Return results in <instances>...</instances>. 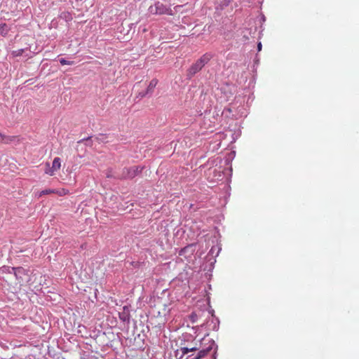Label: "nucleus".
<instances>
[{
	"label": "nucleus",
	"mask_w": 359,
	"mask_h": 359,
	"mask_svg": "<svg viewBox=\"0 0 359 359\" xmlns=\"http://www.w3.org/2000/svg\"><path fill=\"white\" fill-rule=\"evenodd\" d=\"M212 57L213 55L210 53L203 54L187 70V76L191 78L197 72L201 71L202 68L212 58Z\"/></svg>",
	"instance_id": "nucleus-1"
},
{
	"label": "nucleus",
	"mask_w": 359,
	"mask_h": 359,
	"mask_svg": "<svg viewBox=\"0 0 359 359\" xmlns=\"http://www.w3.org/2000/svg\"><path fill=\"white\" fill-rule=\"evenodd\" d=\"M143 167L133 166L130 168H125L123 169L121 178L122 179H133L137 175L142 172Z\"/></svg>",
	"instance_id": "nucleus-2"
},
{
	"label": "nucleus",
	"mask_w": 359,
	"mask_h": 359,
	"mask_svg": "<svg viewBox=\"0 0 359 359\" xmlns=\"http://www.w3.org/2000/svg\"><path fill=\"white\" fill-rule=\"evenodd\" d=\"M46 168L45 170V173L50 176H53L55 175V172L60 169L61 159L59 157H55L53 159L51 167H50V164L48 163H46Z\"/></svg>",
	"instance_id": "nucleus-3"
},
{
	"label": "nucleus",
	"mask_w": 359,
	"mask_h": 359,
	"mask_svg": "<svg viewBox=\"0 0 359 359\" xmlns=\"http://www.w3.org/2000/svg\"><path fill=\"white\" fill-rule=\"evenodd\" d=\"M132 24H121L117 27V32L123 35V36H126V39L129 37L130 31L132 29Z\"/></svg>",
	"instance_id": "nucleus-4"
},
{
	"label": "nucleus",
	"mask_w": 359,
	"mask_h": 359,
	"mask_svg": "<svg viewBox=\"0 0 359 359\" xmlns=\"http://www.w3.org/2000/svg\"><path fill=\"white\" fill-rule=\"evenodd\" d=\"M166 8L160 2H157L154 6L149 7V11L151 13L163 14L165 12Z\"/></svg>",
	"instance_id": "nucleus-5"
},
{
	"label": "nucleus",
	"mask_w": 359,
	"mask_h": 359,
	"mask_svg": "<svg viewBox=\"0 0 359 359\" xmlns=\"http://www.w3.org/2000/svg\"><path fill=\"white\" fill-rule=\"evenodd\" d=\"M119 318L123 322L128 323L130 321V313L126 306H124L123 311L119 313Z\"/></svg>",
	"instance_id": "nucleus-6"
},
{
	"label": "nucleus",
	"mask_w": 359,
	"mask_h": 359,
	"mask_svg": "<svg viewBox=\"0 0 359 359\" xmlns=\"http://www.w3.org/2000/svg\"><path fill=\"white\" fill-rule=\"evenodd\" d=\"M60 20H63L67 22L72 21L73 18L72 15L69 12H62L60 15Z\"/></svg>",
	"instance_id": "nucleus-7"
},
{
	"label": "nucleus",
	"mask_w": 359,
	"mask_h": 359,
	"mask_svg": "<svg viewBox=\"0 0 359 359\" xmlns=\"http://www.w3.org/2000/svg\"><path fill=\"white\" fill-rule=\"evenodd\" d=\"M157 83H158V80L156 79H153L150 81V83L147 87V93L152 92L153 90L154 89V88L156 86Z\"/></svg>",
	"instance_id": "nucleus-8"
},
{
	"label": "nucleus",
	"mask_w": 359,
	"mask_h": 359,
	"mask_svg": "<svg viewBox=\"0 0 359 359\" xmlns=\"http://www.w3.org/2000/svg\"><path fill=\"white\" fill-rule=\"evenodd\" d=\"M12 270L13 271V273L17 278H18L20 275L25 273V270L22 267H13Z\"/></svg>",
	"instance_id": "nucleus-9"
},
{
	"label": "nucleus",
	"mask_w": 359,
	"mask_h": 359,
	"mask_svg": "<svg viewBox=\"0 0 359 359\" xmlns=\"http://www.w3.org/2000/svg\"><path fill=\"white\" fill-rule=\"evenodd\" d=\"M212 349V346H209L206 349L201 350L198 353V357L201 359L204 357L210 350Z\"/></svg>",
	"instance_id": "nucleus-10"
},
{
	"label": "nucleus",
	"mask_w": 359,
	"mask_h": 359,
	"mask_svg": "<svg viewBox=\"0 0 359 359\" xmlns=\"http://www.w3.org/2000/svg\"><path fill=\"white\" fill-rule=\"evenodd\" d=\"M8 27L7 24H1L0 27V34L3 36L6 35L8 32Z\"/></svg>",
	"instance_id": "nucleus-11"
},
{
	"label": "nucleus",
	"mask_w": 359,
	"mask_h": 359,
	"mask_svg": "<svg viewBox=\"0 0 359 359\" xmlns=\"http://www.w3.org/2000/svg\"><path fill=\"white\" fill-rule=\"evenodd\" d=\"M56 194H58L59 196H65L69 194V191L66 189H55V193Z\"/></svg>",
	"instance_id": "nucleus-12"
},
{
	"label": "nucleus",
	"mask_w": 359,
	"mask_h": 359,
	"mask_svg": "<svg viewBox=\"0 0 359 359\" xmlns=\"http://www.w3.org/2000/svg\"><path fill=\"white\" fill-rule=\"evenodd\" d=\"M54 193H55V189H44V190L41 191V192H39V197H41L43 195H47V194H54Z\"/></svg>",
	"instance_id": "nucleus-13"
},
{
	"label": "nucleus",
	"mask_w": 359,
	"mask_h": 359,
	"mask_svg": "<svg viewBox=\"0 0 359 359\" xmlns=\"http://www.w3.org/2000/svg\"><path fill=\"white\" fill-rule=\"evenodd\" d=\"M24 51H25L24 48L18 49L17 50H13L11 52V55L13 57H18V56L22 55V53H24Z\"/></svg>",
	"instance_id": "nucleus-14"
},
{
	"label": "nucleus",
	"mask_w": 359,
	"mask_h": 359,
	"mask_svg": "<svg viewBox=\"0 0 359 359\" xmlns=\"http://www.w3.org/2000/svg\"><path fill=\"white\" fill-rule=\"evenodd\" d=\"M196 350H197L196 347H192V348L183 347V348H182V352L183 354H187L190 351H195Z\"/></svg>",
	"instance_id": "nucleus-15"
},
{
	"label": "nucleus",
	"mask_w": 359,
	"mask_h": 359,
	"mask_svg": "<svg viewBox=\"0 0 359 359\" xmlns=\"http://www.w3.org/2000/svg\"><path fill=\"white\" fill-rule=\"evenodd\" d=\"M60 62L62 65H72L74 64V61H68V60H66L64 58H61L60 60Z\"/></svg>",
	"instance_id": "nucleus-16"
},
{
	"label": "nucleus",
	"mask_w": 359,
	"mask_h": 359,
	"mask_svg": "<svg viewBox=\"0 0 359 359\" xmlns=\"http://www.w3.org/2000/svg\"><path fill=\"white\" fill-rule=\"evenodd\" d=\"M0 137L1 140L5 143H8V141H11L12 139L10 137H6V136L3 135L1 133H0Z\"/></svg>",
	"instance_id": "nucleus-17"
},
{
	"label": "nucleus",
	"mask_w": 359,
	"mask_h": 359,
	"mask_svg": "<svg viewBox=\"0 0 359 359\" xmlns=\"http://www.w3.org/2000/svg\"><path fill=\"white\" fill-rule=\"evenodd\" d=\"M262 43L261 42H259L258 44H257V49H258V51H260L262 50Z\"/></svg>",
	"instance_id": "nucleus-18"
},
{
	"label": "nucleus",
	"mask_w": 359,
	"mask_h": 359,
	"mask_svg": "<svg viewBox=\"0 0 359 359\" xmlns=\"http://www.w3.org/2000/svg\"><path fill=\"white\" fill-rule=\"evenodd\" d=\"M91 137H88L86 139H83L81 141H86V142H88L90 140ZM87 145H89L88 143H86Z\"/></svg>",
	"instance_id": "nucleus-19"
},
{
	"label": "nucleus",
	"mask_w": 359,
	"mask_h": 359,
	"mask_svg": "<svg viewBox=\"0 0 359 359\" xmlns=\"http://www.w3.org/2000/svg\"><path fill=\"white\" fill-rule=\"evenodd\" d=\"M194 359H200L198 356H196V358H194Z\"/></svg>",
	"instance_id": "nucleus-20"
},
{
	"label": "nucleus",
	"mask_w": 359,
	"mask_h": 359,
	"mask_svg": "<svg viewBox=\"0 0 359 359\" xmlns=\"http://www.w3.org/2000/svg\"><path fill=\"white\" fill-rule=\"evenodd\" d=\"M144 95H145V94H142V95H141V97H144Z\"/></svg>",
	"instance_id": "nucleus-21"
}]
</instances>
